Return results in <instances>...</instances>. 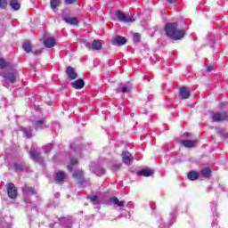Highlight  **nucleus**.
I'll return each mask as SVG.
<instances>
[{
    "mask_svg": "<svg viewBox=\"0 0 228 228\" xmlns=\"http://www.w3.org/2000/svg\"><path fill=\"white\" fill-rule=\"evenodd\" d=\"M183 136H190V133H187V132L184 133V134H183Z\"/></svg>",
    "mask_w": 228,
    "mask_h": 228,
    "instance_id": "nucleus-44",
    "label": "nucleus"
},
{
    "mask_svg": "<svg viewBox=\"0 0 228 228\" xmlns=\"http://www.w3.org/2000/svg\"><path fill=\"white\" fill-rule=\"evenodd\" d=\"M0 138H3V132L0 131Z\"/></svg>",
    "mask_w": 228,
    "mask_h": 228,
    "instance_id": "nucleus-47",
    "label": "nucleus"
},
{
    "mask_svg": "<svg viewBox=\"0 0 228 228\" xmlns=\"http://www.w3.org/2000/svg\"><path fill=\"white\" fill-rule=\"evenodd\" d=\"M23 191L25 195H33L35 193V190L28 186L23 187Z\"/></svg>",
    "mask_w": 228,
    "mask_h": 228,
    "instance_id": "nucleus-28",
    "label": "nucleus"
},
{
    "mask_svg": "<svg viewBox=\"0 0 228 228\" xmlns=\"http://www.w3.org/2000/svg\"><path fill=\"white\" fill-rule=\"evenodd\" d=\"M110 202L114 204V206H118V208H124V206H126V202L125 201H119L118 198H117V197L110 198Z\"/></svg>",
    "mask_w": 228,
    "mask_h": 228,
    "instance_id": "nucleus-17",
    "label": "nucleus"
},
{
    "mask_svg": "<svg viewBox=\"0 0 228 228\" xmlns=\"http://www.w3.org/2000/svg\"><path fill=\"white\" fill-rule=\"evenodd\" d=\"M13 167H14V168H15L16 170H22V166H20V165H19V164H14Z\"/></svg>",
    "mask_w": 228,
    "mask_h": 228,
    "instance_id": "nucleus-40",
    "label": "nucleus"
},
{
    "mask_svg": "<svg viewBox=\"0 0 228 228\" xmlns=\"http://www.w3.org/2000/svg\"><path fill=\"white\" fill-rule=\"evenodd\" d=\"M66 177H67V175H65L64 172L59 171L56 173L55 181L56 183H62V181H65Z\"/></svg>",
    "mask_w": 228,
    "mask_h": 228,
    "instance_id": "nucleus-18",
    "label": "nucleus"
},
{
    "mask_svg": "<svg viewBox=\"0 0 228 228\" xmlns=\"http://www.w3.org/2000/svg\"><path fill=\"white\" fill-rule=\"evenodd\" d=\"M222 137H223V138H225V134H223Z\"/></svg>",
    "mask_w": 228,
    "mask_h": 228,
    "instance_id": "nucleus-49",
    "label": "nucleus"
},
{
    "mask_svg": "<svg viewBox=\"0 0 228 228\" xmlns=\"http://www.w3.org/2000/svg\"><path fill=\"white\" fill-rule=\"evenodd\" d=\"M45 125L44 124V119H40L36 123V130L40 131V129H44Z\"/></svg>",
    "mask_w": 228,
    "mask_h": 228,
    "instance_id": "nucleus-29",
    "label": "nucleus"
},
{
    "mask_svg": "<svg viewBox=\"0 0 228 228\" xmlns=\"http://www.w3.org/2000/svg\"><path fill=\"white\" fill-rule=\"evenodd\" d=\"M22 132L27 138H31V128H24Z\"/></svg>",
    "mask_w": 228,
    "mask_h": 228,
    "instance_id": "nucleus-32",
    "label": "nucleus"
},
{
    "mask_svg": "<svg viewBox=\"0 0 228 228\" xmlns=\"http://www.w3.org/2000/svg\"><path fill=\"white\" fill-rule=\"evenodd\" d=\"M60 223L62 224L66 228H70V225H72L74 220H72V217H61L59 219Z\"/></svg>",
    "mask_w": 228,
    "mask_h": 228,
    "instance_id": "nucleus-15",
    "label": "nucleus"
},
{
    "mask_svg": "<svg viewBox=\"0 0 228 228\" xmlns=\"http://www.w3.org/2000/svg\"><path fill=\"white\" fill-rule=\"evenodd\" d=\"M190 97V89L188 87H182L179 93V99H188Z\"/></svg>",
    "mask_w": 228,
    "mask_h": 228,
    "instance_id": "nucleus-14",
    "label": "nucleus"
},
{
    "mask_svg": "<svg viewBox=\"0 0 228 228\" xmlns=\"http://www.w3.org/2000/svg\"><path fill=\"white\" fill-rule=\"evenodd\" d=\"M73 177L77 181H82L83 180V170H81V169L76 170L73 173Z\"/></svg>",
    "mask_w": 228,
    "mask_h": 228,
    "instance_id": "nucleus-23",
    "label": "nucleus"
},
{
    "mask_svg": "<svg viewBox=\"0 0 228 228\" xmlns=\"http://www.w3.org/2000/svg\"><path fill=\"white\" fill-rule=\"evenodd\" d=\"M66 74H67L68 77H69V79L74 80V79L77 78V73L72 67L66 68Z\"/></svg>",
    "mask_w": 228,
    "mask_h": 228,
    "instance_id": "nucleus-10",
    "label": "nucleus"
},
{
    "mask_svg": "<svg viewBox=\"0 0 228 228\" xmlns=\"http://www.w3.org/2000/svg\"><path fill=\"white\" fill-rule=\"evenodd\" d=\"M111 18L113 20H119L120 22L126 23L134 22L135 20L134 18L126 15V13H124V12L121 10H116L114 12H112Z\"/></svg>",
    "mask_w": 228,
    "mask_h": 228,
    "instance_id": "nucleus-3",
    "label": "nucleus"
},
{
    "mask_svg": "<svg viewBox=\"0 0 228 228\" xmlns=\"http://www.w3.org/2000/svg\"><path fill=\"white\" fill-rule=\"evenodd\" d=\"M216 115H220V113H216Z\"/></svg>",
    "mask_w": 228,
    "mask_h": 228,
    "instance_id": "nucleus-51",
    "label": "nucleus"
},
{
    "mask_svg": "<svg viewBox=\"0 0 228 228\" xmlns=\"http://www.w3.org/2000/svg\"><path fill=\"white\" fill-rule=\"evenodd\" d=\"M166 3H167L168 4H175V3H177V0H166Z\"/></svg>",
    "mask_w": 228,
    "mask_h": 228,
    "instance_id": "nucleus-39",
    "label": "nucleus"
},
{
    "mask_svg": "<svg viewBox=\"0 0 228 228\" xmlns=\"http://www.w3.org/2000/svg\"><path fill=\"white\" fill-rule=\"evenodd\" d=\"M4 86H6V88H8V83H4Z\"/></svg>",
    "mask_w": 228,
    "mask_h": 228,
    "instance_id": "nucleus-45",
    "label": "nucleus"
},
{
    "mask_svg": "<svg viewBox=\"0 0 228 228\" xmlns=\"http://www.w3.org/2000/svg\"><path fill=\"white\" fill-rule=\"evenodd\" d=\"M8 4V2L6 0H0V8L4 10Z\"/></svg>",
    "mask_w": 228,
    "mask_h": 228,
    "instance_id": "nucleus-35",
    "label": "nucleus"
},
{
    "mask_svg": "<svg viewBox=\"0 0 228 228\" xmlns=\"http://www.w3.org/2000/svg\"><path fill=\"white\" fill-rule=\"evenodd\" d=\"M123 163L129 165L133 161V155L129 151H125L122 153Z\"/></svg>",
    "mask_w": 228,
    "mask_h": 228,
    "instance_id": "nucleus-12",
    "label": "nucleus"
},
{
    "mask_svg": "<svg viewBox=\"0 0 228 228\" xmlns=\"http://www.w3.org/2000/svg\"><path fill=\"white\" fill-rule=\"evenodd\" d=\"M26 202H29L28 200H26Z\"/></svg>",
    "mask_w": 228,
    "mask_h": 228,
    "instance_id": "nucleus-50",
    "label": "nucleus"
},
{
    "mask_svg": "<svg viewBox=\"0 0 228 228\" xmlns=\"http://www.w3.org/2000/svg\"><path fill=\"white\" fill-rule=\"evenodd\" d=\"M219 108H220V110H227L228 102H220L219 103Z\"/></svg>",
    "mask_w": 228,
    "mask_h": 228,
    "instance_id": "nucleus-34",
    "label": "nucleus"
},
{
    "mask_svg": "<svg viewBox=\"0 0 228 228\" xmlns=\"http://www.w3.org/2000/svg\"><path fill=\"white\" fill-rule=\"evenodd\" d=\"M214 70L213 66H207V72H212Z\"/></svg>",
    "mask_w": 228,
    "mask_h": 228,
    "instance_id": "nucleus-41",
    "label": "nucleus"
},
{
    "mask_svg": "<svg viewBox=\"0 0 228 228\" xmlns=\"http://www.w3.org/2000/svg\"><path fill=\"white\" fill-rule=\"evenodd\" d=\"M70 86H72V88H75V90H81V88H85V80L79 78L75 82H71Z\"/></svg>",
    "mask_w": 228,
    "mask_h": 228,
    "instance_id": "nucleus-7",
    "label": "nucleus"
},
{
    "mask_svg": "<svg viewBox=\"0 0 228 228\" xmlns=\"http://www.w3.org/2000/svg\"><path fill=\"white\" fill-rule=\"evenodd\" d=\"M212 119L214 120V122H224V120L228 119V116L227 115H214L212 117Z\"/></svg>",
    "mask_w": 228,
    "mask_h": 228,
    "instance_id": "nucleus-22",
    "label": "nucleus"
},
{
    "mask_svg": "<svg viewBox=\"0 0 228 228\" xmlns=\"http://www.w3.org/2000/svg\"><path fill=\"white\" fill-rule=\"evenodd\" d=\"M187 177L188 179H190V181H197V179L200 177V174L195 171H191L190 173H188Z\"/></svg>",
    "mask_w": 228,
    "mask_h": 228,
    "instance_id": "nucleus-19",
    "label": "nucleus"
},
{
    "mask_svg": "<svg viewBox=\"0 0 228 228\" xmlns=\"http://www.w3.org/2000/svg\"><path fill=\"white\" fill-rule=\"evenodd\" d=\"M87 199H90L92 204H94V206H99L100 201H99V197H97L96 195H92V196H88Z\"/></svg>",
    "mask_w": 228,
    "mask_h": 228,
    "instance_id": "nucleus-27",
    "label": "nucleus"
},
{
    "mask_svg": "<svg viewBox=\"0 0 228 228\" xmlns=\"http://www.w3.org/2000/svg\"><path fill=\"white\" fill-rule=\"evenodd\" d=\"M43 44L45 46L47 47V49H53L54 45H56V40L53 37H46L44 41Z\"/></svg>",
    "mask_w": 228,
    "mask_h": 228,
    "instance_id": "nucleus-9",
    "label": "nucleus"
},
{
    "mask_svg": "<svg viewBox=\"0 0 228 228\" xmlns=\"http://www.w3.org/2000/svg\"><path fill=\"white\" fill-rule=\"evenodd\" d=\"M10 6H11L12 10H14V12L20 10V4L19 3L18 0H11Z\"/></svg>",
    "mask_w": 228,
    "mask_h": 228,
    "instance_id": "nucleus-20",
    "label": "nucleus"
},
{
    "mask_svg": "<svg viewBox=\"0 0 228 228\" xmlns=\"http://www.w3.org/2000/svg\"><path fill=\"white\" fill-rule=\"evenodd\" d=\"M7 193L10 199H17V188L15 187V184L9 183L7 185Z\"/></svg>",
    "mask_w": 228,
    "mask_h": 228,
    "instance_id": "nucleus-6",
    "label": "nucleus"
},
{
    "mask_svg": "<svg viewBox=\"0 0 228 228\" xmlns=\"http://www.w3.org/2000/svg\"><path fill=\"white\" fill-rule=\"evenodd\" d=\"M137 175H142L143 177H151L154 175V170L151 168H144L137 172Z\"/></svg>",
    "mask_w": 228,
    "mask_h": 228,
    "instance_id": "nucleus-11",
    "label": "nucleus"
},
{
    "mask_svg": "<svg viewBox=\"0 0 228 228\" xmlns=\"http://www.w3.org/2000/svg\"><path fill=\"white\" fill-rule=\"evenodd\" d=\"M77 0H65L66 4H74Z\"/></svg>",
    "mask_w": 228,
    "mask_h": 228,
    "instance_id": "nucleus-38",
    "label": "nucleus"
},
{
    "mask_svg": "<svg viewBox=\"0 0 228 228\" xmlns=\"http://www.w3.org/2000/svg\"><path fill=\"white\" fill-rule=\"evenodd\" d=\"M53 104H54L53 102H47V105H48V106H53Z\"/></svg>",
    "mask_w": 228,
    "mask_h": 228,
    "instance_id": "nucleus-42",
    "label": "nucleus"
},
{
    "mask_svg": "<svg viewBox=\"0 0 228 228\" xmlns=\"http://www.w3.org/2000/svg\"><path fill=\"white\" fill-rule=\"evenodd\" d=\"M70 149H74V144H71V145H70Z\"/></svg>",
    "mask_w": 228,
    "mask_h": 228,
    "instance_id": "nucleus-48",
    "label": "nucleus"
},
{
    "mask_svg": "<svg viewBox=\"0 0 228 228\" xmlns=\"http://www.w3.org/2000/svg\"><path fill=\"white\" fill-rule=\"evenodd\" d=\"M90 170H91V172L95 174V175H98V176L104 175V174H106V172L104 171V168L97 166V164L95 162H93L91 164Z\"/></svg>",
    "mask_w": 228,
    "mask_h": 228,
    "instance_id": "nucleus-5",
    "label": "nucleus"
},
{
    "mask_svg": "<svg viewBox=\"0 0 228 228\" xmlns=\"http://www.w3.org/2000/svg\"><path fill=\"white\" fill-rule=\"evenodd\" d=\"M29 154H30L31 159H34V161H38V159H40L38 151L37 150H31Z\"/></svg>",
    "mask_w": 228,
    "mask_h": 228,
    "instance_id": "nucleus-26",
    "label": "nucleus"
},
{
    "mask_svg": "<svg viewBox=\"0 0 228 228\" xmlns=\"http://www.w3.org/2000/svg\"><path fill=\"white\" fill-rule=\"evenodd\" d=\"M77 163V158H71L70 159V165L68 166V170L69 172H72V167Z\"/></svg>",
    "mask_w": 228,
    "mask_h": 228,
    "instance_id": "nucleus-31",
    "label": "nucleus"
},
{
    "mask_svg": "<svg viewBox=\"0 0 228 228\" xmlns=\"http://www.w3.org/2000/svg\"><path fill=\"white\" fill-rule=\"evenodd\" d=\"M63 20L69 26H77L79 24L77 18L64 17Z\"/></svg>",
    "mask_w": 228,
    "mask_h": 228,
    "instance_id": "nucleus-16",
    "label": "nucleus"
},
{
    "mask_svg": "<svg viewBox=\"0 0 228 228\" xmlns=\"http://www.w3.org/2000/svg\"><path fill=\"white\" fill-rule=\"evenodd\" d=\"M44 152H45V154H47V152H51V151H53V144H47L45 146H44Z\"/></svg>",
    "mask_w": 228,
    "mask_h": 228,
    "instance_id": "nucleus-33",
    "label": "nucleus"
},
{
    "mask_svg": "<svg viewBox=\"0 0 228 228\" xmlns=\"http://www.w3.org/2000/svg\"><path fill=\"white\" fill-rule=\"evenodd\" d=\"M181 145H183V147H186V149H191L192 147H195V145H197V140L181 141Z\"/></svg>",
    "mask_w": 228,
    "mask_h": 228,
    "instance_id": "nucleus-13",
    "label": "nucleus"
},
{
    "mask_svg": "<svg viewBox=\"0 0 228 228\" xmlns=\"http://www.w3.org/2000/svg\"><path fill=\"white\" fill-rule=\"evenodd\" d=\"M200 175L202 177H211V169L209 167H205L200 171Z\"/></svg>",
    "mask_w": 228,
    "mask_h": 228,
    "instance_id": "nucleus-25",
    "label": "nucleus"
},
{
    "mask_svg": "<svg viewBox=\"0 0 228 228\" xmlns=\"http://www.w3.org/2000/svg\"><path fill=\"white\" fill-rule=\"evenodd\" d=\"M86 47H87L89 51H101V49H102V43L94 39L92 42H87Z\"/></svg>",
    "mask_w": 228,
    "mask_h": 228,
    "instance_id": "nucleus-4",
    "label": "nucleus"
},
{
    "mask_svg": "<svg viewBox=\"0 0 228 228\" xmlns=\"http://www.w3.org/2000/svg\"><path fill=\"white\" fill-rule=\"evenodd\" d=\"M35 110H36V111H38L40 110V106H36Z\"/></svg>",
    "mask_w": 228,
    "mask_h": 228,
    "instance_id": "nucleus-43",
    "label": "nucleus"
},
{
    "mask_svg": "<svg viewBox=\"0 0 228 228\" xmlns=\"http://www.w3.org/2000/svg\"><path fill=\"white\" fill-rule=\"evenodd\" d=\"M134 42H140V34L135 33L134 35Z\"/></svg>",
    "mask_w": 228,
    "mask_h": 228,
    "instance_id": "nucleus-36",
    "label": "nucleus"
},
{
    "mask_svg": "<svg viewBox=\"0 0 228 228\" xmlns=\"http://www.w3.org/2000/svg\"><path fill=\"white\" fill-rule=\"evenodd\" d=\"M120 90L122 94H129L131 92V84L129 82L127 84H122Z\"/></svg>",
    "mask_w": 228,
    "mask_h": 228,
    "instance_id": "nucleus-21",
    "label": "nucleus"
},
{
    "mask_svg": "<svg viewBox=\"0 0 228 228\" xmlns=\"http://www.w3.org/2000/svg\"><path fill=\"white\" fill-rule=\"evenodd\" d=\"M126 42H127V40L126 39V37H121V36H118L116 37L113 40H112V45H125Z\"/></svg>",
    "mask_w": 228,
    "mask_h": 228,
    "instance_id": "nucleus-8",
    "label": "nucleus"
},
{
    "mask_svg": "<svg viewBox=\"0 0 228 228\" xmlns=\"http://www.w3.org/2000/svg\"><path fill=\"white\" fill-rule=\"evenodd\" d=\"M175 216L174 215V212H172V213H171V217H172V218H175Z\"/></svg>",
    "mask_w": 228,
    "mask_h": 228,
    "instance_id": "nucleus-46",
    "label": "nucleus"
},
{
    "mask_svg": "<svg viewBox=\"0 0 228 228\" xmlns=\"http://www.w3.org/2000/svg\"><path fill=\"white\" fill-rule=\"evenodd\" d=\"M0 69L2 70L0 76L4 77V79H6V81L12 84L17 81V69L14 64L0 58Z\"/></svg>",
    "mask_w": 228,
    "mask_h": 228,
    "instance_id": "nucleus-1",
    "label": "nucleus"
},
{
    "mask_svg": "<svg viewBox=\"0 0 228 228\" xmlns=\"http://www.w3.org/2000/svg\"><path fill=\"white\" fill-rule=\"evenodd\" d=\"M22 48L25 52L28 53H31L33 46L31 45V43L29 41H26L23 43Z\"/></svg>",
    "mask_w": 228,
    "mask_h": 228,
    "instance_id": "nucleus-24",
    "label": "nucleus"
},
{
    "mask_svg": "<svg viewBox=\"0 0 228 228\" xmlns=\"http://www.w3.org/2000/svg\"><path fill=\"white\" fill-rule=\"evenodd\" d=\"M118 168H120V164H114L112 167L113 172H117V170H118Z\"/></svg>",
    "mask_w": 228,
    "mask_h": 228,
    "instance_id": "nucleus-37",
    "label": "nucleus"
},
{
    "mask_svg": "<svg viewBox=\"0 0 228 228\" xmlns=\"http://www.w3.org/2000/svg\"><path fill=\"white\" fill-rule=\"evenodd\" d=\"M179 24L177 22L167 23L165 27V31L167 36L172 40H182L184 38V35H186V31L184 29H177Z\"/></svg>",
    "mask_w": 228,
    "mask_h": 228,
    "instance_id": "nucleus-2",
    "label": "nucleus"
},
{
    "mask_svg": "<svg viewBox=\"0 0 228 228\" xmlns=\"http://www.w3.org/2000/svg\"><path fill=\"white\" fill-rule=\"evenodd\" d=\"M61 0H51L50 4L52 10H56L57 7L60 6Z\"/></svg>",
    "mask_w": 228,
    "mask_h": 228,
    "instance_id": "nucleus-30",
    "label": "nucleus"
}]
</instances>
